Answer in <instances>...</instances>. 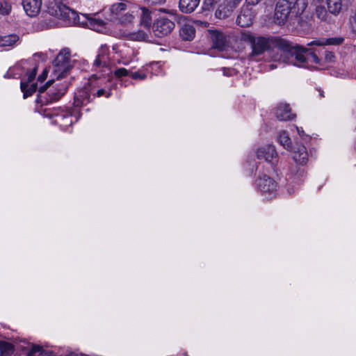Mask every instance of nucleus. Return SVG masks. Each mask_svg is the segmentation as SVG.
Listing matches in <instances>:
<instances>
[{
  "label": "nucleus",
  "mask_w": 356,
  "mask_h": 356,
  "mask_svg": "<svg viewBox=\"0 0 356 356\" xmlns=\"http://www.w3.org/2000/svg\"><path fill=\"white\" fill-rule=\"evenodd\" d=\"M48 72L47 70H44L41 74H40L38 77V81L40 82H43L47 77Z\"/></svg>",
  "instance_id": "45"
},
{
  "label": "nucleus",
  "mask_w": 356,
  "mask_h": 356,
  "mask_svg": "<svg viewBox=\"0 0 356 356\" xmlns=\"http://www.w3.org/2000/svg\"><path fill=\"white\" fill-rule=\"evenodd\" d=\"M327 10L330 13L334 15L339 14L341 10V0H326Z\"/></svg>",
  "instance_id": "30"
},
{
  "label": "nucleus",
  "mask_w": 356,
  "mask_h": 356,
  "mask_svg": "<svg viewBox=\"0 0 356 356\" xmlns=\"http://www.w3.org/2000/svg\"><path fill=\"white\" fill-rule=\"evenodd\" d=\"M141 9V15H140V24L145 29L148 30L152 28V12L145 7L140 8Z\"/></svg>",
  "instance_id": "25"
},
{
  "label": "nucleus",
  "mask_w": 356,
  "mask_h": 356,
  "mask_svg": "<svg viewBox=\"0 0 356 356\" xmlns=\"http://www.w3.org/2000/svg\"><path fill=\"white\" fill-rule=\"evenodd\" d=\"M47 12L51 16L63 19L68 24H76L79 16L74 10L64 4L60 0H49Z\"/></svg>",
  "instance_id": "6"
},
{
  "label": "nucleus",
  "mask_w": 356,
  "mask_h": 356,
  "mask_svg": "<svg viewBox=\"0 0 356 356\" xmlns=\"http://www.w3.org/2000/svg\"><path fill=\"white\" fill-rule=\"evenodd\" d=\"M15 350V347L13 343L0 340V356H11Z\"/></svg>",
  "instance_id": "26"
},
{
  "label": "nucleus",
  "mask_w": 356,
  "mask_h": 356,
  "mask_svg": "<svg viewBox=\"0 0 356 356\" xmlns=\"http://www.w3.org/2000/svg\"><path fill=\"white\" fill-rule=\"evenodd\" d=\"M276 118L280 121H289L293 120L296 115L291 112V108L288 104H280L276 109Z\"/></svg>",
  "instance_id": "17"
},
{
  "label": "nucleus",
  "mask_w": 356,
  "mask_h": 356,
  "mask_svg": "<svg viewBox=\"0 0 356 356\" xmlns=\"http://www.w3.org/2000/svg\"><path fill=\"white\" fill-rule=\"evenodd\" d=\"M92 89L89 81L86 85L74 93L72 106H58V108L43 111V112L50 116H54L56 125L63 131H67L81 118V107L87 105L92 99L91 98Z\"/></svg>",
  "instance_id": "1"
},
{
  "label": "nucleus",
  "mask_w": 356,
  "mask_h": 356,
  "mask_svg": "<svg viewBox=\"0 0 356 356\" xmlns=\"http://www.w3.org/2000/svg\"><path fill=\"white\" fill-rule=\"evenodd\" d=\"M277 140L283 147L287 150H291V140L286 131H282L278 136Z\"/></svg>",
  "instance_id": "29"
},
{
  "label": "nucleus",
  "mask_w": 356,
  "mask_h": 356,
  "mask_svg": "<svg viewBox=\"0 0 356 356\" xmlns=\"http://www.w3.org/2000/svg\"><path fill=\"white\" fill-rule=\"evenodd\" d=\"M227 3L229 4L230 8L234 10L239 5L242 0H225Z\"/></svg>",
  "instance_id": "42"
},
{
  "label": "nucleus",
  "mask_w": 356,
  "mask_h": 356,
  "mask_svg": "<svg viewBox=\"0 0 356 356\" xmlns=\"http://www.w3.org/2000/svg\"><path fill=\"white\" fill-rule=\"evenodd\" d=\"M20 90L23 93V98L26 99L32 96L37 90L38 91V84L36 83L26 84V83L24 82V79H22Z\"/></svg>",
  "instance_id": "23"
},
{
  "label": "nucleus",
  "mask_w": 356,
  "mask_h": 356,
  "mask_svg": "<svg viewBox=\"0 0 356 356\" xmlns=\"http://www.w3.org/2000/svg\"><path fill=\"white\" fill-rule=\"evenodd\" d=\"M257 157L258 159H264L265 161L274 165L277 162L278 155L275 147L273 145H267L259 147L257 151Z\"/></svg>",
  "instance_id": "13"
},
{
  "label": "nucleus",
  "mask_w": 356,
  "mask_h": 356,
  "mask_svg": "<svg viewBox=\"0 0 356 356\" xmlns=\"http://www.w3.org/2000/svg\"><path fill=\"white\" fill-rule=\"evenodd\" d=\"M38 72V65L35 64V65L31 69L27 70L26 72V76H27L26 80L24 79V82L26 83V84L31 83L35 78Z\"/></svg>",
  "instance_id": "34"
},
{
  "label": "nucleus",
  "mask_w": 356,
  "mask_h": 356,
  "mask_svg": "<svg viewBox=\"0 0 356 356\" xmlns=\"http://www.w3.org/2000/svg\"><path fill=\"white\" fill-rule=\"evenodd\" d=\"M91 88H92V95L93 98L105 97L109 98L112 95V90L117 88V80L112 76L98 77L92 75L90 79Z\"/></svg>",
  "instance_id": "5"
},
{
  "label": "nucleus",
  "mask_w": 356,
  "mask_h": 356,
  "mask_svg": "<svg viewBox=\"0 0 356 356\" xmlns=\"http://www.w3.org/2000/svg\"><path fill=\"white\" fill-rule=\"evenodd\" d=\"M220 1L221 0H204L201 7L202 13L205 15H208L209 13L213 10L216 6Z\"/></svg>",
  "instance_id": "31"
},
{
  "label": "nucleus",
  "mask_w": 356,
  "mask_h": 356,
  "mask_svg": "<svg viewBox=\"0 0 356 356\" xmlns=\"http://www.w3.org/2000/svg\"><path fill=\"white\" fill-rule=\"evenodd\" d=\"M109 48L106 45H102L98 54L94 61L96 67H107L109 61Z\"/></svg>",
  "instance_id": "18"
},
{
  "label": "nucleus",
  "mask_w": 356,
  "mask_h": 356,
  "mask_svg": "<svg viewBox=\"0 0 356 356\" xmlns=\"http://www.w3.org/2000/svg\"><path fill=\"white\" fill-rule=\"evenodd\" d=\"M297 131L299 134V136L303 139V140H307V139H310V137L305 134L303 129L302 127H297Z\"/></svg>",
  "instance_id": "43"
},
{
  "label": "nucleus",
  "mask_w": 356,
  "mask_h": 356,
  "mask_svg": "<svg viewBox=\"0 0 356 356\" xmlns=\"http://www.w3.org/2000/svg\"><path fill=\"white\" fill-rule=\"evenodd\" d=\"M290 5L289 0H281L277 3L274 14L275 24L282 26L288 22L289 25L296 26L293 17L291 16Z\"/></svg>",
  "instance_id": "9"
},
{
  "label": "nucleus",
  "mask_w": 356,
  "mask_h": 356,
  "mask_svg": "<svg viewBox=\"0 0 356 356\" xmlns=\"http://www.w3.org/2000/svg\"><path fill=\"white\" fill-rule=\"evenodd\" d=\"M146 34L143 31H138L131 33V38L134 40L141 41L145 39Z\"/></svg>",
  "instance_id": "37"
},
{
  "label": "nucleus",
  "mask_w": 356,
  "mask_h": 356,
  "mask_svg": "<svg viewBox=\"0 0 356 356\" xmlns=\"http://www.w3.org/2000/svg\"><path fill=\"white\" fill-rule=\"evenodd\" d=\"M290 3L291 16L296 22V26H302V15L308 6L307 0H289Z\"/></svg>",
  "instance_id": "12"
},
{
  "label": "nucleus",
  "mask_w": 356,
  "mask_h": 356,
  "mask_svg": "<svg viewBox=\"0 0 356 356\" xmlns=\"http://www.w3.org/2000/svg\"><path fill=\"white\" fill-rule=\"evenodd\" d=\"M320 95H321V97H324V95H323V91H321V92H320Z\"/></svg>",
  "instance_id": "50"
},
{
  "label": "nucleus",
  "mask_w": 356,
  "mask_h": 356,
  "mask_svg": "<svg viewBox=\"0 0 356 356\" xmlns=\"http://www.w3.org/2000/svg\"><path fill=\"white\" fill-rule=\"evenodd\" d=\"M3 77L6 79H10L13 77V76L10 74V72L8 71L4 75Z\"/></svg>",
  "instance_id": "47"
},
{
  "label": "nucleus",
  "mask_w": 356,
  "mask_h": 356,
  "mask_svg": "<svg viewBox=\"0 0 356 356\" xmlns=\"http://www.w3.org/2000/svg\"><path fill=\"white\" fill-rule=\"evenodd\" d=\"M316 17L321 21L327 20V11L324 6H318L315 10Z\"/></svg>",
  "instance_id": "35"
},
{
  "label": "nucleus",
  "mask_w": 356,
  "mask_h": 356,
  "mask_svg": "<svg viewBox=\"0 0 356 356\" xmlns=\"http://www.w3.org/2000/svg\"><path fill=\"white\" fill-rule=\"evenodd\" d=\"M254 15L249 8H242L236 18V23L241 27H248L253 23Z\"/></svg>",
  "instance_id": "16"
},
{
  "label": "nucleus",
  "mask_w": 356,
  "mask_h": 356,
  "mask_svg": "<svg viewBox=\"0 0 356 356\" xmlns=\"http://www.w3.org/2000/svg\"><path fill=\"white\" fill-rule=\"evenodd\" d=\"M243 39L251 44L252 55L259 56L265 51L277 49L289 56L291 42L279 36H258L250 33L243 35Z\"/></svg>",
  "instance_id": "3"
},
{
  "label": "nucleus",
  "mask_w": 356,
  "mask_h": 356,
  "mask_svg": "<svg viewBox=\"0 0 356 356\" xmlns=\"http://www.w3.org/2000/svg\"><path fill=\"white\" fill-rule=\"evenodd\" d=\"M233 10L234 9L230 8L227 1L224 0L222 3L220 4L216 10L215 17L220 19L227 18L230 16Z\"/></svg>",
  "instance_id": "22"
},
{
  "label": "nucleus",
  "mask_w": 356,
  "mask_h": 356,
  "mask_svg": "<svg viewBox=\"0 0 356 356\" xmlns=\"http://www.w3.org/2000/svg\"><path fill=\"white\" fill-rule=\"evenodd\" d=\"M212 41L211 47L220 51L225 49L227 46V39L225 35L218 30H213L210 32Z\"/></svg>",
  "instance_id": "15"
},
{
  "label": "nucleus",
  "mask_w": 356,
  "mask_h": 356,
  "mask_svg": "<svg viewBox=\"0 0 356 356\" xmlns=\"http://www.w3.org/2000/svg\"><path fill=\"white\" fill-rule=\"evenodd\" d=\"M66 90V85L55 83L53 80L48 81L44 86L38 88V94L35 99V112L51 119V123L56 125L55 117L47 115L43 111H51L58 108V107H46V106L60 100Z\"/></svg>",
  "instance_id": "2"
},
{
  "label": "nucleus",
  "mask_w": 356,
  "mask_h": 356,
  "mask_svg": "<svg viewBox=\"0 0 356 356\" xmlns=\"http://www.w3.org/2000/svg\"><path fill=\"white\" fill-rule=\"evenodd\" d=\"M130 74H131L130 76L133 79H135V80H138V79L144 80L147 77V75L140 71H137V72H131Z\"/></svg>",
  "instance_id": "38"
},
{
  "label": "nucleus",
  "mask_w": 356,
  "mask_h": 356,
  "mask_svg": "<svg viewBox=\"0 0 356 356\" xmlns=\"http://www.w3.org/2000/svg\"><path fill=\"white\" fill-rule=\"evenodd\" d=\"M259 1V0H255V1L252 0L251 3H252V4H256V3H257Z\"/></svg>",
  "instance_id": "49"
},
{
  "label": "nucleus",
  "mask_w": 356,
  "mask_h": 356,
  "mask_svg": "<svg viewBox=\"0 0 356 356\" xmlns=\"http://www.w3.org/2000/svg\"><path fill=\"white\" fill-rule=\"evenodd\" d=\"M22 4L26 14L33 17L39 14L42 6V0H22Z\"/></svg>",
  "instance_id": "14"
},
{
  "label": "nucleus",
  "mask_w": 356,
  "mask_h": 356,
  "mask_svg": "<svg viewBox=\"0 0 356 356\" xmlns=\"http://www.w3.org/2000/svg\"><path fill=\"white\" fill-rule=\"evenodd\" d=\"M38 353V356H55L53 351L44 350L39 345H33L27 353V356H35V354Z\"/></svg>",
  "instance_id": "28"
},
{
  "label": "nucleus",
  "mask_w": 356,
  "mask_h": 356,
  "mask_svg": "<svg viewBox=\"0 0 356 356\" xmlns=\"http://www.w3.org/2000/svg\"><path fill=\"white\" fill-rule=\"evenodd\" d=\"M350 24L352 31L356 33V8L354 15L351 16L350 18Z\"/></svg>",
  "instance_id": "40"
},
{
  "label": "nucleus",
  "mask_w": 356,
  "mask_h": 356,
  "mask_svg": "<svg viewBox=\"0 0 356 356\" xmlns=\"http://www.w3.org/2000/svg\"><path fill=\"white\" fill-rule=\"evenodd\" d=\"M130 74V72L127 70L124 67H120L114 71V76H112L113 79L117 80V83L118 82V79H121L124 76H129Z\"/></svg>",
  "instance_id": "36"
},
{
  "label": "nucleus",
  "mask_w": 356,
  "mask_h": 356,
  "mask_svg": "<svg viewBox=\"0 0 356 356\" xmlns=\"http://www.w3.org/2000/svg\"><path fill=\"white\" fill-rule=\"evenodd\" d=\"M309 45V48L305 47L291 42L289 56L294 57L296 61L300 64L312 63L321 64L323 54L326 53V48L321 40H314Z\"/></svg>",
  "instance_id": "4"
},
{
  "label": "nucleus",
  "mask_w": 356,
  "mask_h": 356,
  "mask_svg": "<svg viewBox=\"0 0 356 356\" xmlns=\"http://www.w3.org/2000/svg\"><path fill=\"white\" fill-rule=\"evenodd\" d=\"M88 20V25L90 26V29L100 31L102 29L105 28L106 22L101 19L96 18L95 16L92 17H86Z\"/></svg>",
  "instance_id": "27"
},
{
  "label": "nucleus",
  "mask_w": 356,
  "mask_h": 356,
  "mask_svg": "<svg viewBox=\"0 0 356 356\" xmlns=\"http://www.w3.org/2000/svg\"><path fill=\"white\" fill-rule=\"evenodd\" d=\"M290 5L289 0H281L277 3L274 14L275 24L282 26L288 22L289 25L296 26L293 17L291 16Z\"/></svg>",
  "instance_id": "8"
},
{
  "label": "nucleus",
  "mask_w": 356,
  "mask_h": 356,
  "mask_svg": "<svg viewBox=\"0 0 356 356\" xmlns=\"http://www.w3.org/2000/svg\"><path fill=\"white\" fill-rule=\"evenodd\" d=\"M179 36L182 40L191 41L195 36V29L190 24H183L179 29Z\"/></svg>",
  "instance_id": "20"
},
{
  "label": "nucleus",
  "mask_w": 356,
  "mask_h": 356,
  "mask_svg": "<svg viewBox=\"0 0 356 356\" xmlns=\"http://www.w3.org/2000/svg\"><path fill=\"white\" fill-rule=\"evenodd\" d=\"M19 40V35L15 33L0 35V47H13Z\"/></svg>",
  "instance_id": "24"
},
{
  "label": "nucleus",
  "mask_w": 356,
  "mask_h": 356,
  "mask_svg": "<svg viewBox=\"0 0 356 356\" xmlns=\"http://www.w3.org/2000/svg\"><path fill=\"white\" fill-rule=\"evenodd\" d=\"M294 161L299 165H305L308 161V154L307 148L304 145H301L297 148L293 155Z\"/></svg>",
  "instance_id": "21"
},
{
  "label": "nucleus",
  "mask_w": 356,
  "mask_h": 356,
  "mask_svg": "<svg viewBox=\"0 0 356 356\" xmlns=\"http://www.w3.org/2000/svg\"><path fill=\"white\" fill-rule=\"evenodd\" d=\"M148 3L151 5H161L165 2V0H145Z\"/></svg>",
  "instance_id": "46"
},
{
  "label": "nucleus",
  "mask_w": 356,
  "mask_h": 356,
  "mask_svg": "<svg viewBox=\"0 0 356 356\" xmlns=\"http://www.w3.org/2000/svg\"><path fill=\"white\" fill-rule=\"evenodd\" d=\"M66 356H79V355L76 353L71 352V353H68Z\"/></svg>",
  "instance_id": "48"
},
{
  "label": "nucleus",
  "mask_w": 356,
  "mask_h": 356,
  "mask_svg": "<svg viewBox=\"0 0 356 356\" xmlns=\"http://www.w3.org/2000/svg\"><path fill=\"white\" fill-rule=\"evenodd\" d=\"M200 0H179V9L186 14L193 13L199 6Z\"/></svg>",
  "instance_id": "19"
},
{
  "label": "nucleus",
  "mask_w": 356,
  "mask_h": 356,
  "mask_svg": "<svg viewBox=\"0 0 356 356\" xmlns=\"http://www.w3.org/2000/svg\"><path fill=\"white\" fill-rule=\"evenodd\" d=\"M256 184L261 193L268 199H272L277 195L278 184L274 179L266 175H259Z\"/></svg>",
  "instance_id": "10"
},
{
  "label": "nucleus",
  "mask_w": 356,
  "mask_h": 356,
  "mask_svg": "<svg viewBox=\"0 0 356 356\" xmlns=\"http://www.w3.org/2000/svg\"><path fill=\"white\" fill-rule=\"evenodd\" d=\"M293 172H296V176H297L298 179L300 177H302L304 174V170L297 165L291 168V173H293Z\"/></svg>",
  "instance_id": "41"
},
{
  "label": "nucleus",
  "mask_w": 356,
  "mask_h": 356,
  "mask_svg": "<svg viewBox=\"0 0 356 356\" xmlns=\"http://www.w3.org/2000/svg\"><path fill=\"white\" fill-rule=\"evenodd\" d=\"M53 65L57 79L63 78L72 67L69 49L61 50L54 60Z\"/></svg>",
  "instance_id": "7"
},
{
  "label": "nucleus",
  "mask_w": 356,
  "mask_h": 356,
  "mask_svg": "<svg viewBox=\"0 0 356 356\" xmlns=\"http://www.w3.org/2000/svg\"><path fill=\"white\" fill-rule=\"evenodd\" d=\"M322 44L325 45H340L343 41L344 38L342 37L330 38L326 39H322Z\"/></svg>",
  "instance_id": "33"
},
{
  "label": "nucleus",
  "mask_w": 356,
  "mask_h": 356,
  "mask_svg": "<svg viewBox=\"0 0 356 356\" xmlns=\"http://www.w3.org/2000/svg\"><path fill=\"white\" fill-rule=\"evenodd\" d=\"M334 54L332 51H329L326 49V53L323 54V59L326 62H334Z\"/></svg>",
  "instance_id": "39"
},
{
  "label": "nucleus",
  "mask_w": 356,
  "mask_h": 356,
  "mask_svg": "<svg viewBox=\"0 0 356 356\" xmlns=\"http://www.w3.org/2000/svg\"><path fill=\"white\" fill-rule=\"evenodd\" d=\"M288 192H289V193H291V190H290V188H288Z\"/></svg>",
  "instance_id": "51"
},
{
  "label": "nucleus",
  "mask_w": 356,
  "mask_h": 356,
  "mask_svg": "<svg viewBox=\"0 0 356 356\" xmlns=\"http://www.w3.org/2000/svg\"><path fill=\"white\" fill-rule=\"evenodd\" d=\"M175 23L166 17H160L153 23L152 30L157 38H163L168 35L174 29Z\"/></svg>",
  "instance_id": "11"
},
{
  "label": "nucleus",
  "mask_w": 356,
  "mask_h": 356,
  "mask_svg": "<svg viewBox=\"0 0 356 356\" xmlns=\"http://www.w3.org/2000/svg\"><path fill=\"white\" fill-rule=\"evenodd\" d=\"M125 8H126V5L122 3H118L113 6V10H120V11L124 10H125Z\"/></svg>",
  "instance_id": "44"
},
{
  "label": "nucleus",
  "mask_w": 356,
  "mask_h": 356,
  "mask_svg": "<svg viewBox=\"0 0 356 356\" xmlns=\"http://www.w3.org/2000/svg\"><path fill=\"white\" fill-rule=\"evenodd\" d=\"M12 10L11 3L6 0H0V15H8Z\"/></svg>",
  "instance_id": "32"
}]
</instances>
